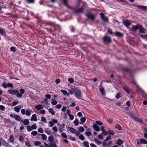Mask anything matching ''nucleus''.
Returning a JSON list of instances; mask_svg holds the SVG:
<instances>
[{
	"label": "nucleus",
	"instance_id": "a878e982",
	"mask_svg": "<svg viewBox=\"0 0 147 147\" xmlns=\"http://www.w3.org/2000/svg\"><path fill=\"white\" fill-rule=\"evenodd\" d=\"M49 111L52 115H54L55 114L54 111H53V109L51 108H50L49 109Z\"/></svg>",
	"mask_w": 147,
	"mask_h": 147
},
{
	"label": "nucleus",
	"instance_id": "680f3d73",
	"mask_svg": "<svg viewBox=\"0 0 147 147\" xmlns=\"http://www.w3.org/2000/svg\"><path fill=\"white\" fill-rule=\"evenodd\" d=\"M123 88L128 93H129V90L126 87H123Z\"/></svg>",
	"mask_w": 147,
	"mask_h": 147
},
{
	"label": "nucleus",
	"instance_id": "e433bc0d",
	"mask_svg": "<svg viewBox=\"0 0 147 147\" xmlns=\"http://www.w3.org/2000/svg\"><path fill=\"white\" fill-rule=\"evenodd\" d=\"M41 121L45 123H46V119L44 117H41Z\"/></svg>",
	"mask_w": 147,
	"mask_h": 147
},
{
	"label": "nucleus",
	"instance_id": "5701e85b",
	"mask_svg": "<svg viewBox=\"0 0 147 147\" xmlns=\"http://www.w3.org/2000/svg\"><path fill=\"white\" fill-rule=\"evenodd\" d=\"M61 92L62 93L64 94L65 95H67L68 96H69V94L67 93V92L64 90H61Z\"/></svg>",
	"mask_w": 147,
	"mask_h": 147
},
{
	"label": "nucleus",
	"instance_id": "2f4dec72",
	"mask_svg": "<svg viewBox=\"0 0 147 147\" xmlns=\"http://www.w3.org/2000/svg\"><path fill=\"white\" fill-rule=\"evenodd\" d=\"M86 119L85 117H83L81 119V121L82 123L80 122V124H82L85 121Z\"/></svg>",
	"mask_w": 147,
	"mask_h": 147
},
{
	"label": "nucleus",
	"instance_id": "f03ea898",
	"mask_svg": "<svg viewBox=\"0 0 147 147\" xmlns=\"http://www.w3.org/2000/svg\"><path fill=\"white\" fill-rule=\"evenodd\" d=\"M101 19L105 22L108 23L109 22L108 18L104 16L103 13H101L100 14Z\"/></svg>",
	"mask_w": 147,
	"mask_h": 147
},
{
	"label": "nucleus",
	"instance_id": "393cba45",
	"mask_svg": "<svg viewBox=\"0 0 147 147\" xmlns=\"http://www.w3.org/2000/svg\"><path fill=\"white\" fill-rule=\"evenodd\" d=\"M94 141L96 142V143L98 145H100L101 142L100 141L98 140L96 138H95L94 139Z\"/></svg>",
	"mask_w": 147,
	"mask_h": 147
},
{
	"label": "nucleus",
	"instance_id": "aec40b11",
	"mask_svg": "<svg viewBox=\"0 0 147 147\" xmlns=\"http://www.w3.org/2000/svg\"><path fill=\"white\" fill-rule=\"evenodd\" d=\"M14 109L15 111L19 112L20 110V107L19 106H16L14 108Z\"/></svg>",
	"mask_w": 147,
	"mask_h": 147
},
{
	"label": "nucleus",
	"instance_id": "f257e3e1",
	"mask_svg": "<svg viewBox=\"0 0 147 147\" xmlns=\"http://www.w3.org/2000/svg\"><path fill=\"white\" fill-rule=\"evenodd\" d=\"M74 93V96L77 98H79L81 96V93L78 89L75 88Z\"/></svg>",
	"mask_w": 147,
	"mask_h": 147
},
{
	"label": "nucleus",
	"instance_id": "c03bdc74",
	"mask_svg": "<svg viewBox=\"0 0 147 147\" xmlns=\"http://www.w3.org/2000/svg\"><path fill=\"white\" fill-rule=\"evenodd\" d=\"M100 90L102 95L104 94V89L103 88H100Z\"/></svg>",
	"mask_w": 147,
	"mask_h": 147
},
{
	"label": "nucleus",
	"instance_id": "f8f14e48",
	"mask_svg": "<svg viewBox=\"0 0 147 147\" xmlns=\"http://www.w3.org/2000/svg\"><path fill=\"white\" fill-rule=\"evenodd\" d=\"M84 9L82 8H81L78 9H77L74 11L76 13H83Z\"/></svg>",
	"mask_w": 147,
	"mask_h": 147
},
{
	"label": "nucleus",
	"instance_id": "1a4fd4ad",
	"mask_svg": "<svg viewBox=\"0 0 147 147\" xmlns=\"http://www.w3.org/2000/svg\"><path fill=\"white\" fill-rule=\"evenodd\" d=\"M136 6L143 10H147V7L145 6L141 5H138Z\"/></svg>",
	"mask_w": 147,
	"mask_h": 147
},
{
	"label": "nucleus",
	"instance_id": "bf43d9fd",
	"mask_svg": "<svg viewBox=\"0 0 147 147\" xmlns=\"http://www.w3.org/2000/svg\"><path fill=\"white\" fill-rule=\"evenodd\" d=\"M5 109V107L2 105H0V109L2 111H4Z\"/></svg>",
	"mask_w": 147,
	"mask_h": 147
},
{
	"label": "nucleus",
	"instance_id": "a18cd8bd",
	"mask_svg": "<svg viewBox=\"0 0 147 147\" xmlns=\"http://www.w3.org/2000/svg\"><path fill=\"white\" fill-rule=\"evenodd\" d=\"M111 136H109L107 137L106 139L104 140V141L105 142H106L109 140H110L111 138Z\"/></svg>",
	"mask_w": 147,
	"mask_h": 147
},
{
	"label": "nucleus",
	"instance_id": "bb28decb",
	"mask_svg": "<svg viewBox=\"0 0 147 147\" xmlns=\"http://www.w3.org/2000/svg\"><path fill=\"white\" fill-rule=\"evenodd\" d=\"M31 110H29L28 109H27L26 110V114L27 116H29L31 115V112L30 111H31Z\"/></svg>",
	"mask_w": 147,
	"mask_h": 147
},
{
	"label": "nucleus",
	"instance_id": "3c124183",
	"mask_svg": "<svg viewBox=\"0 0 147 147\" xmlns=\"http://www.w3.org/2000/svg\"><path fill=\"white\" fill-rule=\"evenodd\" d=\"M57 103V102L56 101L53 100L51 102V104L53 105H55Z\"/></svg>",
	"mask_w": 147,
	"mask_h": 147
},
{
	"label": "nucleus",
	"instance_id": "b1692460",
	"mask_svg": "<svg viewBox=\"0 0 147 147\" xmlns=\"http://www.w3.org/2000/svg\"><path fill=\"white\" fill-rule=\"evenodd\" d=\"M140 141L141 143L146 144H147V141L145 139H140Z\"/></svg>",
	"mask_w": 147,
	"mask_h": 147
},
{
	"label": "nucleus",
	"instance_id": "5fc2aeb1",
	"mask_svg": "<svg viewBox=\"0 0 147 147\" xmlns=\"http://www.w3.org/2000/svg\"><path fill=\"white\" fill-rule=\"evenodd\" d=\"M115 127L118 129L119 130L121 129V127L119 125H117L115 126Z\"/></svg>",
	"mask_w": 147,
	"mask_h": 147
},
{
	"label": "nucleus",
	"instance_id": "8fccbe9b",
	"mask_svg": "<svg viewBox=\"0 0 147 147\" xmlns=\"http://www.w3.org/2000/svg\"><path fill=\"white\" fill-rule=\"evenodd\" d=\"M68 81L69 82L71 83H72L74 81L73 79L72 78H69L68 79Z\"/></svg>",
	"mask_w": 147,
	"mask_h": 147
},
{
	"label": "nucleus",
	"instance_id": "4c0bfd02",
	"mask_svg": "<svg viewBox=\"0 0 147 147\" xmlns=\"http://www.w3.org/2000/svg\"><path fill=\"white\" fill-rule=\"evenodd\" d=\"M64 4L67 7H69L68 5V2L67 0H63Z\"/></svg>",
	"mask_w": 147,
	"mask_h": 147
},
{
	"label": "nucleus",
	"instance_id": "338daca9",
	"mask_svg": "<svg viewBox=\"0 0 147 147\" xmlns=\"http://www.w3.org/2000/svg\"><path fill=\"white\" fill-rule=\"evenodd\" d=\"M52 129L55 131V132H57V129L56 127H54L52 128Z\"/></svg>",
	"mask_w": 147,
	"mask_h": 147
},
{
	"label": "nucleus",
	"instance_id": "423d86ee",
	"mask_svg": "<svg viewBox=\"0 0 147 147\" xmlns=\"http://www.w3.org/2000/svg\"><path fill=\"white\" fill-rule=\"evenodd\" d=\"M14 117L16 120L21 122H23V120L20 118V117L19 116L16 115H14Z\"/></svg>",
	"mask_w": 147,
	"mask_h": 147
},
{
	"label": "nucleus",
	"instance_id": "13d9d810",
	"mask_svg": "<svg viewBox=\"0 0 147 147\" xmlns=\"http://www.w3.org/2000/svg\"><path fill=\"white\" fill-rule=\"evenodd\" d=\"M24 138L22 136H20L19 137V140L20 141L22 142Z\"/></svg>",
	"mask_w": 147,
	"mask_h": 147
},
{
	"label": "nucleus",
	"instance_id": "c9c22d12",
	"mask_svg": "<svg viewBox=\"0 0 147 147\" xmlns=\"http://www.w3.org/2000/svg\"><path fill=\"white\" fill-rule=\"evenodd\" d=\"M85 134L87 136H91L92 133L90 131H87L86 132Z\"/></svg>",
	"mask_w": 147,
	"mask_h": 147
},
{
	"label": "nucleus",
	"instance_id": "864d4df0",
	"mask_svg": "<svg viewBox=\"0 0 147 147\" xmlns=\"http://www.w3.org/2000/svg\"><path fill=\"white\" fill-rule=\"evenodd\" d=\"M40 113L42 114H44L45 113V111L44 110H42L40 111Z\"/></svg>",
	"mask_w": 147,
	"mask_h": 147
},
{
	"label": "nucleus",
	"instance_id": "f3484780",
	"mask_svg": "<svg viewBox=\"0 0 147 147\" xmlns=\"http://www.w3.org/2000/svg\"><path fill=\"white\" fill-rule=\"evenodd\" d=\"M102 144L103 146L105 147H110V146L105 141L103 142Z\"/></svg>",
	"mask_w": 147,
	"mask_h": 147
},
{
	"label": "nucleus",
	"instance_id": "9b49d317",
	"mask_svg": "<svg viewBox=\"0 0 147 147\" xmlns=\"http://www.w3.org/2000/svg\"><path fill=\"white\" fill-rule=\"evenodd\" d=\"M30 120L31 121H37V119L36 115L34 114L32 115L30 119Z\"/></svg>",
	"mask_w": 147,
	"mask_h": 147
},
{
	"label": "nucleus",
	"instance_id": "6e6552de",
	"mask_svg": "<svg viewBox=\"0 0 147 147\" xmlns=\"http://www.w3.org/2000/svg\"><path fill=\"white\" fill-rule=\"evenodd\" d=\"M104 41L105 42H111L110 38L108 36H105L104 37Z\"/></svg>",
	"mask_w": 147,
	"mask_h": 147
},
{
	"label": "nucleus",
	"instance_id": "de8ad7c7",
	"mask_svg": "<svg viewBox=\"0 0 147 147\" xmlns=\"http://www.w3.org/2000/svg\"><path fill=\"white\" fill-rule=\"evenodd\" d=\"M38 131L39 132H40L41 133H42L43 132V130L42 129L41 127L39 128L38 129Z\"/></svg>",
	"mask_w": 147,
	"mask_h": 147
},
{
	"label": "nucleus",
	"instance_id": "052dcab7",
	"mask_svg": "<svg viewBox=\"0 0 147 147\" xmlns=\"http://www.w3.org/2000/svg\"><path fill=\"white\" fill-rule=\"evenodd\" d=\"M21 113L23 115H24L25 114V109H22L21 110Z\"/></svg>",
	"mask_w": 147,
	"mask_h": 147
},
{
	"label": "nucleus",
	"instance_id": "ddd939ff",
	"mask_svg": "<svg viewBox=\"0 0 147 147\" xmlns=\"http://www.w3.org/2000/svg\"><path fill=\"white\" fill-rule=\"evenodd\" d=\"M49 144L50 147H57L55 142H49Z\"/></svg>",
	"mask_w": 147,
	"mask_h": 147
},
{
	"label": "nucleus",
	"instance_id": "7c9ffc66",
	"mask_svg": "<svg viewBox=\"0 0 147 147\" xmlns=\"http://www.w3.org/2000/svg\"><path fill=\"white\" fill-rule=\"evenodd\" d=\"M75 90V88H73L71 89V90H68V92L70 94H73L74 93V91Z\"/></svg>",
	"mask_w": 147,
	"mask_h": 147
},
{
	"label": "nucleus",
	"instance_id": "37998d69",
	"mask_svg": "<svg viewBox=\"0 0 147 147\" xmlns=\"http://www.w3.org/2000/svg\"><path fill=\"white\" fill-rule=\"evenodd\" d=\"M32 129H36L37 127L36 126V125L35 124H34L33 125H32L31 126Z\"/></svg>",
	"mask_w": 147,
	"mask_h": 147
},
{
	"label": "nucleus",
	"instance_id": "603ef678",
	"mask_svg": "<svg viewBox=\"0 0 147 147\" xmlns=\"http://www.w3.org/2000/svg\"><path fill=\"white\" fill-rule=\"evenodd\" d=\"M11 51H12L15 52L16 51V47H12L10 49Z\"/></svg>",
	"mask_w": 147,
	"mask_h": 147
},
{
	"label": "nucleus",
	"instance_id": "79ce46f5",
	"mask_svg": "<svg viewBox=\"0 0 147 147\" xmlns=\"http://www.w3.org/2000/svg\"><path fill=\"white\" fill-rule=\"evenodd\" d=\"M96 124L97 125H102V123L100 121H96Z\"/></svg>",
	"mask_w": 147,
	"mask_h": 147
},
{
	"label": "nucleus",
	"instance_id": "39448f33",
	"mask_svg": "<svg viewBox=\"0 0 147 147\" xmlns=\"http://www.w3.org/2000/svg\"><path fill=\"white\" fill-rule=\"evenodd\" d=\"M94 129L97 131H100V127L96 123H94L93 125Z\"/></svg>",
	"mask_w": 147,
	"mask_h": 147
},
{
	"label": "nucleus",
	"instance_id": "c756f323",
	"mask_svg": "<svg viewBox=\"0 0 147 147\" xmlns=\"http://www.w3.org/2000/svg\"><path fill=\"white\" fill-rule=\"evenodd\" d=\"M9 139L11 142H13L14 141V138L13 136L12 135H11L9 137Z\"/></svg>",
	"mask_w": 147,
	"mask_h": 147
},
{
	"label": "nucleus",
	"instance_id": "72a5a7b5",
	"mask_svg": "<svg viewBox=\"0 0 147 147\" xmlns=\"http://www.w3.org/2000/svg\"><path fill=\"white\" fill-rule=\"evenodd\" d=\"M27 128L28 131H31L32 130L31 126L30 125L27 126Z\"/></svg>",
	"mask_w": 147,
	"mask_h": 147
},
{
	"label": "nucleus",
	"instance_id": "4d7b16f0",
	"mask_svg": "<svg viewBox=\"0 0 147 147\" xmlns=\"http://www.w3.org/2000/svg\"><path fill=\"white\" fill-rule=\"evenodd\" d=\"M108 132H109V133L110 135H114V132L113 131L111 130H109L108 131Z\"/></svg>",
	"mask_w": 147,
	"mask_h": 147
},
{
	"label": "nucleus",
	"instance_id": "ea45409f",
	"mask_svg": "<svg viewBox=\"0 0 147 147\" xmlns=\"http://www.w3.org/2000/svg\"><path fill=\"white\" fill-rule=\"evenodd\" d=\"M34 145L36 146H38L41 144V142L39 141H35L34 143Z\"/></svg>",
	"mask_w": 147,
	"mask_h": 147
},
{
	"label": "nucleus",
	"instance_id": "6ab92c4d",
	"mask_svg": "<svg viewBox=\"0 0 147 147\" xmlns=\"http://www.w3.org/2000/svg\"><path fill=\"white\" fill-rule=\"evenodd\" d=\"M123 142L121 139H119L118 140L117 142V144H118L119 146H121V145L123 144Z\"/></svg>",
	"mask_w": 147,
	"mask_h": 147
},
{
	"label": "nucleus",
	"instance_id": "49530a36",
	"mask_svg": "<svg viewBox=\"0 0 147 147\" xmlns=\"http://www.w3.org/2000/svg\"><path fill=\"white\" fill-rule=\"evenodd\" d=\"M61 136L62 137L65 138H67V137L66 134L64 133H62L61 134Z\"/></svg>",
	"mask_w": 147,
	"mask_h": 147
},
{
	"label": "nucleus",
	"instance_id": "473e14b6",
	"mask_svg": "<svg viewBox=\"0 0 147 147\" xmlns=\"http://www.w3.org/2000/svg\"><path fill=\"white\" fill-rule=\"evenodd\" d=\"M79 131L81 132H82L84 130V128L82 127H80L78 128Z\"/></svg>",
	"mask_w": 147,
	"mask_h": 147
},
{
	"label": "nucleus",
	"instance_id": "09e8293b",
	"mask_svg": "<svg viewBox=\"0 0 147 147\" xmlns=\"http://www.w3.org/2000/svg\"><path fill=\"white\" fill-rule=\"evenodd\" d=\"M68 115L70 118V119L71 120L73 119L74 117L73 115H71V114H69Z\"/></svg>",
	"mask_w": 147,
	"mask_h": 147
},
{
	"label": "nucleus",
	"instance_id": "4468645a",
	"mask_svg": "<svg viewBox=\"0 0 147 147\" xmlns=\"http://www.w3.org/2000/svg\"><path fill=\"white\" fill-rule=\"evenodd\" d=\"M35 108L37 110H39L40 109H42L43 107L41 105H36Z\"/></svg>",
	"mask_w": 147,
	"mask_h": 147
},
{
	"label": "nucleus",
	"instance_id": "9d476101",
	"mask_svg": "<svg viewBox=\"0 0 147 147\" xmlns=\"http://www.w3.org/2000/svg\"><path fill=\"white\" fill-rule=\"evenodd\" d=\"M67 128L70 131V132L72 133H75L76 132V130L72 127H67Z\"/></svg>",
	"mask_w": 147,
	"mask_h": 147
},
{
	"label": "nucleus",
	"instance_id": "6e6d98bb",
	"mask_svg": "<svg viewBox=\"0 0 147 147\" xmlns=\"http://www.w3.org/2000/svg\"><path fill=\"white\" fill-rule=\"evenodd\" d=\"M25 90L24 89H21L20 90V92L22 94H23L25 92Z\"/></svg>",
	"mask_w": 147,
	"mask_h": 147
},
{
	"label": "nucleus",
	"instance_id": "0eeeda50",
	"mask_svg": "<svg viewBox=\"0 0 147 147\" xmlns=\"http://www.w3.org/2000/svg\"><path fill=\"white\" fill-rule=\"evenodd\" d=\"M123 24L126 26H127L131 24V23L128 20H123Z\"/></svg>",
	"mask_w": 147,
	"mask_h": 147
},
{
	"label": "nucleus",
	"instance_id": "69168bd1",
	"mask_svg": "<svg viewBox=\"0 0 147 147\" xmlns=\"http://www.w3.org/2000/svg\"><path fill=\"white\" fill-rule=\"evenodd\" d=\"M7 86L10 87H13V86L11 83H9L7 84Z\"/></svg>",
	"mask_w": 147,
	"mask_h": 147
},
{
	"label": "nucleus",
	"instance_id": "cd10ccee",
	"mask_svg": "<svg viewBox=\"0 0 147 147\" xmlns=\"http://www.w3.org/2000/svg\"><path fill=\"white\" fill-rule=\"evenodd\" d=\"M83 145L85 147H89V143L87 141H85L84 142Z\"/></svg>",
	"mask_w": 147,
	"mask_h": 147
},
{
	"label": "nucleus",
	"instance_id": "412c9836",
	"mask_svg": "<svg viewBox=\"0 0 147 147\" xmlns=\"http://www.w3.org/2000/svg\"><path fill=\"white\" fill-rule=\"evenodd\" d=\"M146 31V30L144 28H140V32L142 33H144Z\"/></svg>",
	"mask_w": 147,
	"mask_h": 147
},
{
	"label": "nucleus",
	"instance_id": "dca6fc26",
	"mask_svg": "<svg viewBox=\"0 0 147 147\" xmlns=\"http://www.w3.org/2000/svg\"><path fill=\"white\" fill-rule=\"evenodd\" d=\"M22 122L23 123L24 125H27L29 124L30 122L28 119H25L24 121H23V122Z\"/></svg>",
	"mask_w": 147,
	"mask_h": 147
},
{
	"label": "nucleus",
	"instance_id": "c85d7f7f",
	"mask_svg": "<svg viewBox=\"0 0 147 147\" xmlns=\"http://www.w3.org/2000/svg\"><path fill=\"white\" fill-rule=\"evenodd\" d=\"M115 35L116 36L119 37H122L123 35L121 33L119 32H116L115 33Z\"/></svg>",
	"mask_w": 147,
	"mask_h": 147
},
{
	"label": "nucleus",
	"instance_id": "20e7f679",
	"mask_svg": "<svg viewBox=\"0 0 147 147\" xmlns=\"http://www.w3.org/2000/svg\"><path fill=\"white\" fill-rule=\"evenodd\" d=\"M8 92L9 93L13 94L15 95L19 92V91L17 90H9Z\"/></svg>",
	"mask_w": 147,
	"mask_h": 147
},
{
	"label": "nucleus",
	"instance_id": "f704fd0d",
	"mask_svg": "<svg viewBox=\"0 0 147 147\" xmlns=\"http://www.w3.org/2000/svg\"><path fill=\"white\" fill-rule=\"evenodd\" d=\"M74 123L75 126L78 125L79 124V121L77 119H76L74 121Z\"/></svg>",
	"mask_w": 147,
	"mask_h": 147
},
{
	"label": "nucleus",
	"instance_id": "a19ab883",
	"mask_svg": "<svg viewBox=\"0 0 147 147\" xmlns=\"http://www.w3.org/2000/svg\"><path fill=\"white\" fill-rule=\"evenodd\" d=\"M38 133L37 131H34L32 132L31 134L32 135L35 136L38 134Z\"/></svg>",
	"mask_w": 147,
	"mask_h": 147
},
{
	"label": "nucleus",
	"instance_id": "2eb2a0df",
	"mask_svg": "<svg viewBox=\"0 0 147 147\" xmlns=\"http://www.w3.org/2000/svg\"><path fill=\"white\" fill-rule=\"evenodd\" d=\"M86 16L88 18H90L92 20L94 19V16L92 14H90L89 13L87 14Z\"/></svg>",
	"mask_w": 147,
	"mask_h": 147
},
{
	"label": "nucleus",
	"instance_id": "4be33fe9",
	"mask_svg": "<svg viewBox=\"0 0 147 147\" xmlns=\"http://www.w3.org/2000/svg\"><path fill=\"white\" fill-rule=\"evenodd\" d=\"M41 135L42 136L41 138L43 140H47V137L45 134H41Z\"/></svg>",
	"mask_w": 147,
	"mask_h": 147
},
{
	"label": "nucleus",
	"instance_id": "0e129e2a",
	"mask_svg": "<svg viewBox=\"0 0 147 147\" xmlns=\"http://www.w3.org/2000/svg\"><path fill=\"white\" fill-rule=\"evenodd\" d=\"M17 96V97H21L22 96V94H21L19 93V92L18 93L16 94Z\"/></svg>",
	"mask_w": 147,
	"mask_h": 147
},
{
	"label": "nucleus",
	"instance_id": "7ed1b4c3",
	"mask_svg": "<svg viewBox=\"0 0 147 147\" xmlns=\"http://www.w3.org/2000/svg\"><path fill=\"white\" fill-rule=\"evenodd\" d=\"M142 27V26L139 24H137L136 26H134L132 27L131 29L132 30L134 31H136L138 29H140Z\"/></svg>",
	"mask_w": 147,
	"mask_h": 147
},
{
	"label": "nucleus",
	"instance_id": "774afa93",
	"mask_svg": "<svg viewBox=\"0 0 147 147\" xmlns=\"http://www.w3.org/2000/svg\"><path fill=\"white\" fill-rule=\"evenodd\" d=\"M98 138L100 139H102L103 138V136L101 134H99L98 135Z\"/></svg>",
	"mask_w": 147,
	"mask_h": 147
},
{
	"label": "nucleus",
	"instance_id": "e2e57ef3",
	"mask_svg": "<svg viewBox=\"0 0 147 147\" xmlns=\"http://www.w3.org/2000/svg\"><path fill=\"white\" fill-rule=\"evenodd\" d=\"M49 124H50V126L51 127H52L54 125V124L53 123L52 121H49Z\"/></svg>",
	"mask_w": 147,
	"mask_h": 147
},
{
	"label": "nucleus",
	"instance_id": "a211bd4d",
	"mask_svg": "<svg viewBox=\"0 0 147 147\" xmlns=\"http://www.w3.org/2000/svg\"><path fill=\"white\" fill-rule=\"evenodd\" d=\"M54 139V138L52 135L49 136L48 138V140L50 141V142H53V141Z\"/></svg>",
	"mask_w": 147,
	"mask_h": 147
},
{
	"label": "nucleus",
	"instance_id": "58836bf2",
	"mask_svg": "<svg viewBox=\"0 0 147 147\" xmlns=\"http://www.w3.org/2000/svg\"><path fill=\"white\" fill-rule=\"evenodd\" d=\"M79 138L81 140H83L85 139L84 136L82 134L80 135L79 136Z\"/></svg>",
	"mask_w": 147,
	"mask_h": 147
}]
</instances>
